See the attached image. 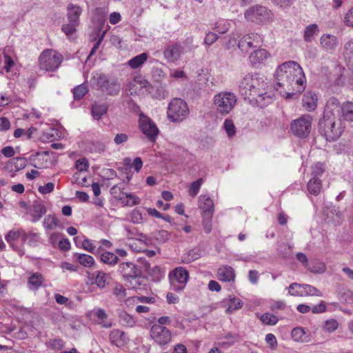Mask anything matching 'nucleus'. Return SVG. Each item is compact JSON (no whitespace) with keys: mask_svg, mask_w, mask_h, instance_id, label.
I'll return each instance as SVG.
<instances>
[{"mask_svg":"<svg viewBox=\"0 0 353 353\" xmlns=\"http://www.w3.org/2000/svg\"><path fill=\"white\" fill-rule=\"evenodd\" d=\"M344 23L349 27H353V7L346 13Z\"/></svg>","mask_w":353,"mask_h":353,"instance_id":"obj_62","label":"nucleus"},{"mask_svg":"<svg viewBox=\"0 0 353 353\" xmlns=\"http://www.w3.org/2000/svg\"><path fill=\"white\" fill-rule=\"evenodd\" d=\"M228 307L226 312L231 313L234 310L241 308L243 303L241 300L236 297H230L227 301Z\"/></svg>","mask_w":353,"mask_h":353,"instance_id":"obj_33","label":"nucleus"},{"mask_svg":"<svg viewBox=\"0 0 353 353\" xmlns=\"http://www.w3.org/2000/svg\"><path fill=\"white\" fill-rule=\"evenodd\" d=\"M200 256L201 254L199 250L193 249L184 254L181 258V261L183 263H190L200 258Z\"/></svg>","mask_w":353,"mask_h":353,"instance_id":"obj_35","label":"nucleus"},{"mask_svg":"<svg viewBox=\"0 0 353 353\" xmlns=\"http://www.w3.org/2000/svg\"><path fill=\"white\" fill-rule=\"evenodd\" d=\"M217 277L221 281H234L235 274L234 269L228 265H224L218 269Z\"/></svg>","mask_w":353,"mask_h":353,"instance_id":"obj_23","label":"nucleus"},{"mask_svg":"<svg viewBox=\"0 0 353 353\" xmlns=\"http://www.w3.org/2000/svg\"><path fill=\"white\" fill-rule=\"evenodd\" d=\"M132 168V163L130 158H125L123 161V165L119 168L121 171L125 174L126 179L130 181L131 179L130 171Z\"/></svg>","mask_w":353,"mask_h":353,"instance_id":"obj_44","label":"nucleus"},{"mask_svg":"<svg viewBox=\"0 0 353 353\" xmlns=\"http://www.w3.org/2000/svg\"><path fill=\"white\" fill-rule=\"evenodd\" d=\"M143 273L137 272V267L134 266V289L141 288L147 285L148 280L143 276Z\"/></svg>","mask_w":353,"mask_h":353,"instance_id":"obj_32","label":"nucleus"},{"mask_svg":"<svg viewBox=\"0 0 353 353\" xmlns=\"http://www.w3.org/2000/svg\"><path fill=\"white\" fill-rule=\"evenodd\" d=\"M106 276V274L101 271H96L92 274H89L88 276L90 279L94 280L92 283H96L100 288H103L105 286Z\"/></svg>","mask_w":353,"mask_h":353,"instance_id":"obj_28","label":"nucleus"},{"mask_svg":"<svg viewBox=\"0 0 353 353\" xmlns=\"http://www.w3.org/2000/svg\"><path fill=\"white\" fill-rule=\"evenodd\" d=\"M260 320L263 324L268 325H276L278 322L277 317L275 315L268 312L262 314L260 317Z\"/></svg>","mask_w":353,"mask_h":353,"instance_id":"obj_43","label":"nucleus"},{"mask_svg":"<svg viewBox=\"0 0 353 353\" xmlns=\"http://www.w3.org/2000/svg\"><path fill=\"white\" fill-rule=\"evenodd\" d=\"M303 296H323V293L314 286L307 284H303Z\"/></svg>","mask_w":353,"mask_h":353,"instance_id":"obj_45","label":"nucleus"},{"mask_svg":"<svg viewBox=\"0 0 353 353\" xmlns=\"http://www.w3.org/2000/svg\"><path fill=\"white\" fill-rule=\"evenodd\" d=\"M82 11L83 10L79 6L69 3L67 6L68 21L74 24H80V16Z\"/></svg>","mask_w":353,"mask_h":353,"instance_id":"obj_19","label":"nucleus"},{"mask_svg":"<svg viewBox=\"0 0 353 353\" xmlns=\"http://www.w3.org/2000/svg\"><path fill=\"white\" fill-rule=\"evenodd\" d=\"M152 339L159 345L168 344L172 339V334L169 329L161 325H154L150 330Z\"/></svg>","mask_w":353,"mask_h":353,"instance_id":"obj_13","label":"nucleus"},{"mask_svg":"<svg viewBox=\"0 0 353 353\" xmlns=\"http://www.w3.org/2000/svg\"><path fill=\"white\" fill-rule=\"evenodd\" d=\"M307 270L312 273L322 274L325 271V266L323 263H319L316 265H308Z\"/></svg>","mask_w":353,"mask_h":353,"instance_id":"obj_58","label":"nucleus"},{"mask_svg":"<svg viewBox=\"0 0 353 353\" xmlns=\"http://www.w3.org/2000/svg\"><path fill=\"white\" fill-rule=\"evenodd\" d=\"M111 343L117 347H122L126 343V336L124 332L119 330H114L110 334Z\"/></svg>","mask_w":353,"mask_h":353,"instance_id":"obj_24","label":"nucleus"},{"mask_svg":"<svg viewBox=\"0 0 353 353\" xmlns=\"http://www.w3.org/2000/svg\"><path fill=\"white\" fill-rule=\"evenodd\" d=\"M47 344L53 349H61L63 345V342L61 339H53L50 340Z\"/></svg>","mask_w":353,"mask_h":353,"instance_id":"obj_63","label":"nucleus"},{"mask_svg":"<svg viewBox=\"0 0 353 353\" xmlns=\"http://www.w3.org/2000/svg\"><path fill=\"white\" fill-rule=\"evenodd\" d=\"M183 47L179 44H172L166 47L163 51L165 59L168 62H175L183 53Z\"/></svg>","mask_w":353,"mask_h":353,"instance_id":"obj_18","label":"nucleus"},{"mask_svg":"<svg viewBox=\"0 0 353 353\" xmlns=\"http://www.w3.org/2000/svg\"><path fill=\"white\" fill-rule=\"evenodd\" d=\"M63 56L53 49L43 50L39 57V68L46 72H54L63 61Z\"/></svg>","mask_w":353,"mask_h":353,"instance_id":"obj_5","label":"nucleus"},{"mask_svg":"<svg viewBox=\"0 0 353 353\" xmlns=\"http://www.w3.org/2000/svg\"><path fill=\"white\" fill-rule=\"evenodd\" d=\"M94 79H96L98 89L103 93L108 95L119 94L121 86L114 79H110L104 74H97V77L94 76Z\"/></svg>","mask_w":353,"mask_h":353,"instance_id":"obj_9","label":"nucleus"},{"mask_svg":"<svg viewBox=\"0 0 353 353\" xmlns=\"http://www.w3.org/2000/svg\"><path fill=\"white\" fill-rule=\"evenodd\" d=\"M276 85L288 90L302 92L305 87V77L300 65L293 61L280 65L275 72Z\"/></svg>","mask_w":353,"mask_h":353,"instance_id":"obj_2","label":"nucleus"},{"mask_svg":"<svg viewBox=\"0 0 353 353\" xmlns=\"http://www.w3.org/2000/svg\"><path fill=\"white\" fill-rule=\"evenodd\" d=\"M320 43L321 47L327 51H333L338 45V39L336 37L325 34L321 37Z\"/></svg>","mask_w":353,"mask_h":353,"instance_id":"obj_21","label":"nucleus"},{"mask_svg":"<svg viewBox=\"0 0 353 353\" xmlns=\"http://www.w3.org/2000/svg\"><path fill=\"white\" fill-rule=\"evenodd\" d=\"M325 165L321 163H316L312 166V175L313 177L321 176L325 172Z\"/></svg>","mask_w":353,"mask_h":353,"instance_id":"obj_55","label":"nucleus"},{"mask_svg":"<svg viewBox=\"0 0 353 353\" xmlns=\"http://www.w3.org/2000/svg\"><path fill=\"white\" fill-rule=\"evenodd\" d=\"M107 12L103 8H97L93 12L92 20L99 26H103L106 21Z\"/></svg>","mask_w":353,"mask_h":353,"instance_id":"obj_30","label":"nucleus"},{"mask_svg":"<svg viewBox=\"0 0 353 353\" xmlns=\"http://www.w3.org/2000/svg\"><path fill=\"white\" fill-rule=\"evenodd\" d=\"M137 272L145 273L150 268V263L143 258L137 259Z\"/></svg>","mask_w":353,"mask_h":353,"instance_id":"obj_52","label":"nucleus"},{"mask_svg":"<svg viewBox=\"0 0 353 353\" xmlns=\"http://www.w3.org/2000/svg\"><path fill=\"white\" fill-rule=\"evenodd\" d=\"M237 98L231 92H221L214 95L213 103L218 113L222 115L229 114L236 104Z\"/></svg>","mask_w":353,"mask_h":353,"instance_id":"obj_4","label":"nucleus"},{"mask_svg":"<svg viewBox=\"0 0 353 353\" xmlns=\"http://www.w3.org/2000/svg\"><path fill=\"white\" fill-rule=\"evenodd\" d=\"M39 239V235L37 233H29L27 234L25 232L22 233V242L25 243L27 240H28V243L30 245H34L37 242Z\"/></svg>","mask_w":353,"mask_h":353,"instance_id":"obj_50","label":"nucleus"},{"mask_svg":"<svg viewBox=\"0 0 353 353\" xmlns=\"http://www.w3.org/2000/svg\"><path fill=\"white\" fill-rule=\"evenodd\" d=\"M24 232L23 230H10L6 235V240L9 243V245L12 247H14V242L17 240L19 238L22 239V233Z\"/></svg>","mask_w":353,"mask_h":353,"instance_id":"obj_40","label":"nucleus"},{"mask_svg":"<svg viewBox=\"0 0 353 353\" xmlns=\"http://www.w3.org/2000/svg\"><path fill=\"white\" fill-rule=\"evenodd\" d=\"M343 55L349 64L353 66V39L345 44Z\"/></svg>","mask_w":353,"mask_h":353,"instance_id":"obj_34","label":"nucleus"},{"mask_svg":"<svg viewBox=\"0 0 353 353\" xmlns=\"http://www.w3.org/2000/svg\"><path fill=\"white\" fill-rule=\"evenodd\" d=\"M239 92L251 104L264 108L274 101V94L269 90L268 83L258 74H247L239 85Z\"/></svg>","mask_w":353,"mask_h":353,"instance_id":"obj_1","label":"nucleus"},{"mask_svg":"<svg viewBox=\"0 0 353 353\" xmlns=\"http://www.w3.org/2000/svg\"><path fill=\"white\" fill-rule=\"evenodd\" d=\"M269 57L268 52L265 49H256L250 55L249 59L252 65L263 63Z\"/></svg>","mask_w":353,"mask_h":353,"instance_id":"obj_22","label":"nucleus"},{"mask_svg":"<svg viewBox=\"0 0 353 353\" xmlns=\"http://www.w3.org/2000/svg\"><path fill=\"white\" fill-rule=\"evenodd\" d=\"M245 18L255 23H263L270 18V11L265 7L254 6L245 12Z\"/></svg>","mask_w":353,"mask_h":353,"instance_id":"obj_12","label":"nucleus"},{"mask_svg":"<svg viewBox=\"0 0 353 353\" xmlns=\"http://www.w3.org/2000/svg\"><path fill=\"white\" fill-rule=\"evenodd\" d=\"M302 103L307 111L314 110L317 106L318 97L315 92L307 91L303 97Z\"/></svg>","mask_w":353,"mask_h":353,"instance_id":"obj_20","label":"nucleus"},{"mask_svg":"<svg viewBox=\"0 0 353 353\" xmlns=\"http://www.w3.org/2000/svg\"><path fill=\"white\" fill-rule=\"evenodd\" d=\"M218 39L219 36L216 33L210 32L206 34L203 43L207 46H210L214 43H215Z\"/></svg>","mask_w":353,"mask_h":353,"instance_id":"obj_59","label":"nucleus"},{"mask_svg":"<svg viewBox=\"0 0 353 353\" xmlns=\"http://www.w3.org/2000/svg\"><path fill=\"white\" fill-rule=\"evenodd\" d=\"M199 207L204 217L212 219L214 208L213 200L208 195H201L199 198Z\"/></svg>","mask_w":353,"mask_h":353,"instance_id":"obj_17","label":"nucleus"},{"mask_svg":"<svg viewBox=\"0 0 353 353\" xmlns=\"http://www.w3.org/2000/svg\"><path fill=\"white\" fill-rule=\"evenodd\" d=\"M292 337L295 341H304L305 340V332L301 327H295L292 330Z\"/></svg>","mask_w":353,"mask_h":353,"instance_id":"obj_48","label":"nucleus"},{"mask_svg":"<svg viewBox=\"0 0 353 353\" xmlns=\"http://www.w3.org/2000/svg\"><path fill=\"white\" fill-rule=\"evenodd\" d=\"M203 182V179L200 178V179H197L196 181H194L190 185V187L189 189V194L192 197H194L196 195H197Z\"/></svg>","mask_w":353,"mask_h":353,"instance_id":"obj_49","label":"nucleus"},{"mask_svg":"<svg viewBox=\"0 0 353 353\" xmlns=\"http://www.w3.org/2000/svg\"><path fill=\"white\" fill-rule=\"evenodd\" d=\"M134 241H137L142 245L141 247L136 245L134 247V251L137 252H144L148 257H153L156 254V252L154 250L146 249V247L152 243L151 239L148 237L146 235L142 233L134 232ZM135 244L137 243L134 242V245Z\"/></svg>","mask_w":353,"mask_h":353,"instance_id":"obj_15","label":"nucleus"},{"mask_svg":"<svg viewBox=\"0 0 353 353\" xmlns=\"http://www.w3.org/2000/svg\"><path fill=\"white\" fill-rule=\"evenodd\" d=\"M153 89L151 83L141 75H134V93L144 97L151 93Z\"/></svg>","mask_w":353,"mask_h":353,"instance_id":"obj_14","label":"nucleus"},{"mask_svg":"<svg viewBox=\"0 0 353 353\" xmlns=\"http://www.w3.org/2000/svg\"><path fill=\"white\" fill-rule=\"evenodd\" d=\"M134 114L139 117V128L141 132L152 142L156 141L159 134V129L157 125L143 112L139 106L134 104Z\"/></svg>","mask_w":353,"mask_h":353,"instance_id":"obj_6","label":"nucleus"},{"mask_svg":"<svg viewBox=\"0 0 353 353\" xmlns=\"http://www.w3.org/2000/svg\"><path fill=\"white\" fill-rule=\"evenodd\" d=\"M27 160L22 157H15L12 159L15 171H19L26 166Z\"/></svg>","mask_w":353,"mask_h":353,"instance_id":"obj_54","label":"nucleus"},{"mask_svg":"<svg viewBox=\"0 0 353 353\" xmlns=\"http://www.w3.org/2000/svg\"><path fill=\"white\" fill-rule=\"evenodd\" d=\"M148 55L143 52L136 57H134V69L141 66L148 59Z\"/></svg>","mask_w":353,"mask_h":353,"instance_id":"obj_56","label":"nucleus"},{"mask_svg":"<svg viewBox=\"0 0 353 353\" xmlns=\"http://www.w3.org/2000/svg\"><path fill=\"white\" fill-rule=\"evenodd\" d=\"M319 32V27L316 24H310L305 27L304 30L303 38L307 42H310L313 40L314 37Z\"/></svg>","mask_w":353,"mask_h":353,"instance_id":"obj_31","label":"nucleus"},{"mask_svg":"<svg viewBox=\"0 0 353 353\" xmlns=\"http://www.w3.org/2000/svg\"><path fill=\"white\" fill-rule=\"evenodd\" d=\"M101 260L108 265H114L118 261V257L112 252H104L101 254Z\"/></svg>","mask_w":353,"mask_h":353,"instance_id":"obj_38","label":"nucleus"},{"mask_svg":"<svg viewBox=\"0 0 353 353\" xmlns=\"http://www.w3.org/2000/svg\"><path fill=\"white\" fill-rule=\"evenodd\" d=\"M224 129L229 137L235 134L236 128L232 119H227L225 120Z\"/></svg>","mask_w":353,"mask_h":353,"instance_id":"obj_51","label":"nucleus"},{"mask_svg":"<svg viewBox=\"0 0 353 353\" xmlns=\"http://www.w3.org/2000/svg\"><path fill=\"white\" fill-rule=\"evenodd\" d=\"M46 212V208L41 200L34 201L28 208V213L31 216L32 222L39 221Z\"/></svg>","mask_w":353,"mask_h":353,"instance_id":"obj_16","label":"nucleus"},{"mask_svg":"<svg viewBox=\"0 0 353 353\" xmlns=\"http://www.w3.org/2000/svg\"><path fill=\"white\" fill-rule=\"evenodd\" d=\"M339 323L336 320L331 319L325 322L323 329L327 332H332L336 330L338 327Z\"/></svg>","mask_w":353,"mask_h":353,"instance_id":"obj_57","label":"nucleus"},{"mask_svg":"<svg viewBox=\"0 0 353 353\" xmlns=\"http://www.w3.org/2000/svg\"><path fill=\"white\" fill-rule=\"evenodd\" d=\"M43 225L46 230H52L58 225V220L54 215L49 214L45 217Z\"/></svg>","mask_w":353,"mask_h":353,"instance_id":"obj_42","label":"nucleus"},{"mask_svg":"<svg viewBox=\"0 0 353 353\" xmlns=\"http://www.w3.org/2000/svg\"><path fill=\"white\" fill-rule=\"evenodd\" d=\"M343 125L340 118V105L335 99L326 105L323 117L319 122V130L327 141H334L342 134Z\"/></svg>","mask_w":353,"mask_h":353,"instance_id":"obj_3","label":"nucleus"},{"mask_svg":"<svg viewBox=\"0 0 353 353\" xmlns=\"http://www.w3.org/2000/svg\"><path fill=\"white\" fill-rule=\"evenodd\" d=\"M106 112L105 105L94 104L92 106V114L94 119L99 120Z\"/></svg>","mask_w":353,"mask_h":353,"instance_id":"obj_36","label":"nucleus"},{"mask_svg":"<svg viewBox=\"0 0 353 353\" xmlns=\"http://www.w3.org/2000/svg\"><path fill=\"white\" fill-rule=\"evenodd\" d=\"M322 189L321 181L317 177H312L307 183L309 192L314 196L318 195Z\"/></svg>","mask_w":353,"mask_h":353,"instance_id":"obj_27","label":"nucleus"},{"mask_svg":"<svg viewBox=\"0 0 353 353\" xmlns=\"http://www.w3.org/2000/svg\"><path fill=\"white\" fill-rule=\"evenodd\" d=\"M76 169L79 171L74 174L77 179L79 178L80 173L85 171L88 168V162L85 159H79L76 161Z\"/></svg>","mask_w":353,"mask_h":353,"instance_id":"obj_47","label":"nucleus"},{"mask_svg":"<svg viewBox=\"0 0 353 353\" xmlns=\"http://www.w3.org/2000/svg\"><path fill=\"white\" fill-rule=\"evenodd\" d=\"M96 316L99 319V323L101 324L103 327L109 328L112 326L111 322L108 321V315L106 314L104 310L99 309L96 312Z\"/></svg>","mask_w":353,"mask_h":353,"instance_id":"obj_39","label":"nucleus"},{"mask_svg":"<svg viewBox=\"0 0 353 353\" xmlns=\"http://www.w3.org/2000/svg\"><path fill=\"white\" fill-rule=\"evenodd\" d=\"M43 276L41 273L35 272L28 278V285L30 290H37L43 282Z\"/></svg>","mask_w":353,"mask_h":353,"instance_id":"obj_26","label":"nucleus"},{"mask_svg":"<svg viewBox=\"0 0 353 353\" xmlns=\"http://www.w3.org/2000/svg\"><path fill=\"white\" fill-rule=\"evenodd\" d=\"M54 184L53 183L49 182L43 186H40L38 188V190L42 194H46L52 192L54 190Z\"/></svg>","mask_w":353,"mask_h":353,"instance_id":"obj_60","label":"nucleus"},{"mask_svg":"<svg viewBox=\"0 0 353 353\" xmlns=\"http://www.w3.org/2000/svg\"><path fill=\"white\" fill-rule=\"evenodd\" d=\"M128 140V136L125 133L117 134L114 139V141L117 145L122 144Z\"/></svg>","mask_w":353,"mask_h":353,"instance_id":"obj_64","label":"nucleus"},{"mask_svg":"<svg viewBox=\"0 0 353 353\" xmlns=\"http://www.w3.org/2000/svg\"><path fill=\"white\" fill-rule=\"evenodd\" d=\"M262 45V37L257 33H250L243 36L238 42L239 49L243 53H248L250 50H256Z\"/></svg>","mask_w":353,"mask_h":353,"instance_id":"obj_11","label":"nucleus"},{"mask_svg":"<svg viewBox=\"0 0 353 353\" xmlns=\"http://www.w3.org/2000/svg\"><path fill=\"white\" fill-rule=\"evenodd\" d=\"M312 117L310 115H303L294 120L291 123L292 133L299 137H306L311 130Z\"/></svg>","mask_w":353,"mask_h":353,"instance_id":"obj_10","label":"nucleus"},{"mask_svg":"<svg viewBox=\"0 0 353 353\" xmlns=\"http://www.w3.org/2000/svg\"><path fill=\"white\" fill-rule=\"evenodd\" d=\"M344 120L353 121V103L346 102L340 106V115Z\"/></svg>","mask_w":353,"mask_h":353,"instance_id":"obj_25","label":"nucleus"},{"mask_svg":"<svg viewBox=\"0 0 353 353\" xmlns=\"http://www.w3.org/2000/svg\"><path fill=\"white\" fill-rule=\"evenodd\" d=\"M79 263L85 267L91 268L94 265V260L90 255L86 254H77Z\"/></svg>","mask_w":353,"mask_h":353,"instance_id":"obj_37","label":"nucleus"},{"mask_svg":"<svg viewBox=\"0 0 353 353\" xmlns=\"http://www.w3.org/2000/svg\"><path fill=\"white\" fill-rule=\"evenodd\" d=\"M88 92V89L86 85H79L73 89L74 97L77 100L81 99Z\"/></svg>","mask_w":353,"mask_h":353,"instance_id":"obj_46","label":"nucleus"},{"mask_svg":"<svg viewBox=\"0 0 353 353\" xmlns=\"http://www.w3.org/2000/svg\"><path fill=\"white\" fill-rule=\"evenodd\" d=\"M170 289L176 292L182 291L189 281V272L183 267H177L168 274Z\"/></svg>","mask_w":353,"mask_h":353,"instance_id":"obj_8","label":"nucleus"},{"mask_svg":"<svg viewBox=\"0 0 353 353\" xmlns=\"http://www.w3.org/2000/svg\"><path fill=\"white\" fill-rule=\"evenodd\" d=\"M167 114L168 119L172 122L183 121L189 114L188 104L181 99H173L168 105Z\"/></svg>","mask_w":353,"mask_h":353,"instance_id":"obj_7","label":"nucleus"},{"mask_svg":"<svg viewBox=\"0 0 353 353\" xmlns=\"http://www.w3.org/2000/svg\"><path fill=\"white\" fill-rule=\"evenodd\" d=\"M79 24H74V23L69 22L66 24H63L62 26V31L67 35L71 36L77 31V27L79 26Z\"/></svg>","mask_w":353,"mask_h":353,"instance_id":"obj_53","label":"nucleus"},{"mask_svg":"<svg viewBox=\"0 0 353 353\" xmlns=\"http://www.w3.org/2000/svg\"><path fill=\"white\" fill-rule=\"evenodd\" d=\"M119 272L123 275L125 281L131 283L132 278V263L129 262L122 263L119 265Z\"/></svg>","mask_w":353,"mask_h":353,"instance_id":"obj_29","label":"nucleus"},{"mask_svg":"<svg viewBox=\"0 0 353 353\" xmlns=\"http://www.w3.org/2000/svg\"><path fill=\"white\" fill-rule=\"evenodd\" d=\"M289 294L294 296H303V284L292 283L289 286Z\"/></svg>","mask_w":353,"mask_h":353,"instance_id":"obj_41","label":"nucleus"},{"mask_svg":"<svg viewBox=\"0 0 353 353\" xmlns=\"http://www.w3.org/2000/svg\"><path fill=\"white\" fill-rule=\"evenodd\" d=\"M326 309V303L323 301H321L319 304L313 306L312 312L314 314H319L325 312Z\"/></svg>","mask_w":353,"mask_h":353,"instance_id":"obj_61","label":"nucleus"}]
</instances>
